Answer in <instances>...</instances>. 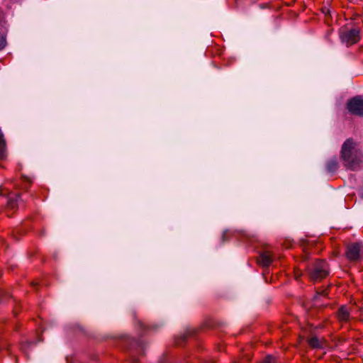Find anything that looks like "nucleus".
Listing matches in <instances>:
<instances>
[{"instance_id": "1", "label": "nucleus", "mask_w": 363, "mask_h": 363, "mask_svg": "<svg viewBox=\"0 0 363 363\" xmlns=\"http://www.w3.org/2000/svg\"><path fill=\"white\" fill-rule=\"evenodd\" d=\"M117 346L125 351L133 363H138V356L144 354L145 343L140 340H137L128 335H121L116 340Z\"/></svg>"}, {"instance_id": "2", "label": "nucleus", "mask_w": 363, "mask_h": 363, "mask_svg": "<svg viewBox=\"0 0 363 363\" xmlns=\"http://www.w3.org/2000/svg\"><path fill=\"white\" fill-rule=\"evenodd\" d=\"M356 143L352 138H347L342 144L340 157L344 165L349 169L356 170L361 162L355 150Z\"/></svg>"}, {"instance_id": "3", "label": "nucleus", "mask_w": 363, "mask_h": 363, "mask_svg": "<svg viewBox=\"0 0 363 363\" xmlns=\"http://www.w3.org/2000/svg\"><path fill=\"white\" fill-rule=\"evenodd\" d=\"M310 279L314 282L319 281L329 275V266L325 260L317 259L309 264L306 268Z\"/></svg>"}, {"instance_id": "4", "label": "nucleus", "mask_w": 363, "mask_h": 363, "mask_svg": "<svg viewBox=\"0 0 363 363\" xmlns=\"http://www.w3.org/2000/svg\"><path fill=\"white\" fill-rule=\"evenodd\" d=\"M340 38L347 46L356 44L360 40V29L358 28L351 29L342 28L340 30Z\"/></svg>"}, {"instance_id": "5", "label": "nucleus", "mask_w": 363, "mask_h": 363, "mask_svg": "<svg viewBox=\"0 0 363 363\" xmlns=\"http://www.w3.org/2000/svg\"><path fill=\"white\" fill-rule=\"evenodd\" d=\"M346 257L351 262L363 259V244L362 242H352L347 245Z\"/></svg>"}, {"instance_id": "6", "label": "nucleus", "mask_w": 363, "mask_h": 363, "mask_svg": "<svg viewBox=\"0 0 363 363\" xmlns=\"http://www.w3.org/2000/svg\"><path fill=\"white\" fill-rule=\"evenodd\" d=\"M346 108L352 115L363 117V98L362 96L357 95L349 99L346 104Z\"/></svg>"}, {"instance_id": "7", "label": "nucleus", "mask_w": 363, "mask_h": 363, "mask_svg": "<svg viewBox=\"0 0 363 363\" xmlns=\"http://www.w3.org/2000/svg\"><path fill=\"white\" fill-rule=\"evenodd\" d=\"M164 325V322H161L160 323L147 325L145 324L143 322H142L140 320H138L135 323V327L137 330H138L140 335H143L146 334L148 331H157L160 328H162Z\"/></svg>"}, {"instance_id": "8", "label": "nucleus", "mask_w": 363, "mask_h": 363, "mask_svg": "<svg viewBox=\"0 0 363 363\" xmlns=\"http://www.w3.org/2000/svg\"><path fill=\"white\" fill-rule=\"evenodd\" d=\"M20 202H23V199L19 194H16L13 196H10L8 199L6 206L7 216H11V214L9 211L17 209Z\"/></svg>"}, {"instance_id": "9", "label": "nucleus", "mask_w": 363, "mask_h": 363, "mask_svg": "<svg viewBox=\"0 0 363 363\" xmlns=\"http://www.w3.org/2000/svg\"><path fill=\"white\" fill-rule=\"evenodd\" d=\"M195 334V330L193 328H187L179 336L175 338V342L179 346H183L186 341Z\"/></svg>"}, {"instance_id": "10", "label": "nucleus", "mask_w": 363, "mask_h": 363, "mask_svg": "<svg viewBox=\"0 0 363 363\" xmlns=\"http://www.w3.org/2000/svg\"><path fill=\"white\" fill-rule=\"evenodd\" d=\"M273 261L271 252L268 250L262 251L258 257V262L263 267H269Z\"/></svg>"}, {"instance_id": "11", "label": "nucleus", "mask_w": 363, "mask_h": 363, "mask_svg": "<svg viewBox=\"0 0 363 363\" xmlns=\"http://www.w3.org/2000/svg\"><path fill=\"white\" fill-rule=\"evenodd\" d=\"M338 168L339 162L336 157H333L326 161L325 169L328 173L333 174L337 172Z\"/></svg>"}, {"instance_id": "12", "label": "nucleus", "mask_w": 363, "mask_h": 363, "mask_svg": "<svg viewBox=\"0 0 363 363\" xmlns=\"http://www.w3.org/2000/svg\"><path fill=\"white\" fill-rule=\"evenodd\" d=\"M337 317L338 319L341 321H347L350 318V311L347 309V307L345 305L341 306L337 311Z\"/></svg>"}, {"instance_id": "13", "label": "nucleus", "mask_w": 363, "mask_h": 363, "mask_svg": "<svg viewBox=\"0 0 363 363\" xmlns=\"http://www.w3.org/2000/svg\"><path fill=\"white\" fill-rule=\"evenodd\" d=\"M308 343L313 349L323 348V342L320 340L316 336L308 338Z\"/></svg>"}, {"instance_id": "14", "label": "nucleus", "mask_w": 363, "mask_h": 363, "mask_svg": "<svg viewBox=\"0 0 363 363\" xmlns=\"http://www.w3.org/2000/svg\"><path fill=\"white\" fill-rule=\"evenodd\" d=\"M6 148V140L4 139V134L0 129V158L4 157V151Z\"/></svg>"}, {"instance_id": "15", "label": "nucleus", "mask_w": 363, "mask_h": 363, "mask_svg": "<svg viewBox=\"0 0 363 363\" xmlns=\"http://www.w3.org/2000/svg\"><path fill=\"white\" fill-rule=\"evenodd\" d=\"M328 295V292L326 290H323L321 291H316L315 295L314 296L313 301L316 302L318 301L320 296H326Z\"/></svg>"}, {"instance_id": "16", "label": "nucleus", "mask_w": 363, "mask_h": 363, "mask_svg": "<svg viewBox=\"0 0 363 363\" xmlns=\"http://www.w3.org/2000/svg\"><path fill=\"white\" fill-rule=\"evenodd\" d=\"M277 358L272 355H267L264 357L262 363H277Z\"/></svg>"}, {"instance_id": "17", "label": "nucleus", "mask_w": 363, "mask_h": 363, "mask_svg": "<svg viewBox=\"0 0 363 363\" xmlns=\"http://www.w3.org/2000/svg\"><path fill=\"white\" fill-rule=\"evenodd\" d=\"M9 293L4 290H0V304L4 303L9 297Z\"/></svg>"}, {"instance_id": "18", "label": "nucleus", "mask_w": 363, "mask_h": 363, "mask_svg": "<svg viewBox=\"0 0 363 363\" xmlns=\"http://www.w3.org/2000/svg\"><path fill=\"white\" fill-rule=\"evenodd\" d=\"M250 357L247 355L245 357H242L241 359L235 361L234 363H246L250 361Z\"/></svg>"}, {"instance_id": "19", "label": "nucleus", "mask_w": 363, "mask_h": 363, "mask_svg": "<svg viewBox=\"0 0 363 363\" xmlns=\"http://www.w3.org/2000/svg\"><path fill=\"white\" fill-rule=\"evenodd\" d=\"M229 230H224L223 231V235H222V238H221V241L222 242H225L226 240H228V234L229 233Z\"/></svg>"}, {"instance_id": "20", "label": "nucleus", "mask_w": 363, "mask_h": 363, "mask_svg": "<svg viewBox=\"0 0 363 363\" xmlns=\"http://www.w3.org/2000/svg\"><path fill=\"white\" fill-rule=\"evenodd\" d=\"M6 45V40L3 36L0 35V50L4 48Z\"/></svg>"}, {"instance_id": "21", "label": "nucleus", "mask_w": 363, "mask_h": 363, "mask_svg": "<svg viewBox=\"0 0 363 363\" xmlns=\"http://www.w3.org/2000/svg\"><path fill=\"white\" fill-rule=\"evenodd\" d=\"M283 245L285 247L289 248L291 246L292 242L290 240H287L284 242V243Z\"/></svg>"}, {"instance_id": "22", "label": "nucleus", "mask_w": 363, "mask_h": 363, "mask_svg": "<svg viewBox=\"0 0 363 363\" xmlns=\"http://www.w3.org/2000/svg\"><path fill=\"white\" fill-rule=\"evenodd\" d=\"M75 327H76V330H78L79 331L84 333V329L82 325H80L79 324H76Z\"/></svg>"}, {"instance_id": "23", "label": "nucleus", "mask_w": 363, "mask_h": 363, "mask_svg": "<svg viewBox=\"0 0 363 363\" xmlns=\"http://www.w3.org/2000/svg\"><path fill=\"white\" fill-rule=\"evenodd\" d=\"M241 233H242V235L243 237H245V238H247V239H249V238H250V235H249L247 233H245V232H242H242H241Z\"/></svg>"}, {"instance_id": "24", "label": "nucleus", "mask_w": 363, "mask_h": 363, "mask_svg": "<svg viewBox=\"0 0 363 363\" xmlns=\"http://www.w3.org/2000/svg\"><path fill=\"white\" fill-rule=\"evenodd\" d=\"M16 233L22 234L24 233V231L21 228H18L16 230Z\"/></svg>"}, {"instance_id": "25", "label": "nucleus", "mask_w": 363, "mask_h": 363, "mask_svg": "<svg viewBox=\"0 0 363 363\" xmlns=\"http://www.w3.org/2000/svg\"><path fill=\"white\" fill-rule=\"evenodd\" d=\"M33 343H34L33 342H28V344H29V345H32V344H33Z\"/></svg>"}, {"instance_id": "26", "label": "nucleus", "mask_w": 363, "mask_h": 363, "mask_svg": "<svg viewBox=\"0 0 363 363\" xmlns=\"http://www.w3.org/2000/svg\"><path fill=\"white\" fill-rule=\"evenodd\" d=\"M133 317H135V312H133Z\"/></svg>"}]
</instances>
